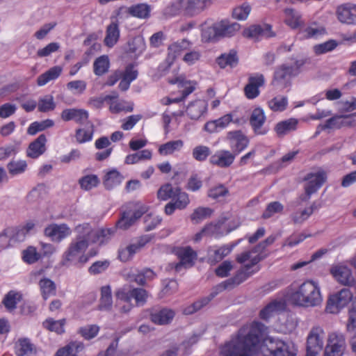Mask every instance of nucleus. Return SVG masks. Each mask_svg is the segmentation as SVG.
Listing matches in <instances>:
<instances>
[{"label": "nucleus", "mask_w": 356, "mask_h": 356, "mask_svg": "<svg viewBox=\"0 0 356 356\" xmlns=\"http://www.w3.org/2000/svg\"><path fill=\"white\" fill-rule=\"evenodd\" d=\"M267 334V327L254 321L245 325L237 335L221 348L224 356H252L261 339Z\"/></svg>", "instance_id": "1"}, {"label": "nucleus", "mask_w": 356, "mask_h": 356, "mask_svg": "<svg viewBox=\"0 0 356 356\" xmlns=\"http://www.w3.org/2000/svg\"><path fill=\"white\" fill-rule=\"evenodd\" d=\"M287 298L292 305L305 308L318 307L323 302L318 283L311 280L298 286L291 285Z\"/></svg>", "instance_id": "2"}, {"label": "nucleus", "mask_w": 356, "mask_h": 356, "mask_svg": "<svg viewBox=\"0 0 356 356\" xmlns=\"http://www.w3.org/2000/svg\"><path fill=\"white\" fill-rule=\"evenodd\" d=\"M88 247V243L86 239L83 238H76L74 241H72L67 249L63 253L61 264L63 266H68L71 262L75 264H83L86 263L90 257L96 254H90L88 256L85 254V251Z\"/></svg>", "instance_id": "3"}, {"label": "nucleus", "mask_w": 356, "mask_h": 356, "mask_svg": "<svg viewBox=\"0 0 356 356\" xmlns=\"http://www.w3.org/2000/svg\"><path fill=\"white\" fill-rule=\"evenodd\" d=\"M147 208L139 202H130L127 209L122 213L121 218L117 222V227L122 229H127L132 226L146 211Z\"/></svg>", "instance_id": "4"}, {"label": "nucleus", "mask_w": 356, "mask_h": 356, "mask_svg": "<svg viewBox=\"0 0 356 356\" xmlns=\"http://www.w3.org/2000/svg\"><path fill=\"white\" fill-rule=\"evenodd\" d=\"M306 60L303 58L293 60L291 63H284L277 67L274 73L273 81L284 83L292 77L297 76Z\"/></svg>", "instance_id": "5"}, {"label": "nucleus", "mask_w": 356, "mask_h": 356, "mask_svg": "<svg viewBox=\"0 0 356 356\" xmlns=\"http://www.w3.org/2000/svg\"><path fill=\"white\" fill-rule=\"evenodd\" d=\"M243 264H244L243 267L234 277L217 286L218 290L222 291L233 288L245 281L250 276L259 270L258 266H256L257 264H252L250 260Z\"/></svg>", "instance_id": "6"}, {"label": "nucleus", "mask_w": 356, "mask_h": 356, "mask_svg": "<svg viewBox=\"0 0 356 356\" xmlns=\"http://www.w3.org/2000/svg\"><path fill=\"white\" fill-rule=\"evenodd\" d=\"M327 179V174L324 170H320L316 172H310L305 177V194L300 196L301 201H308L311 195L323 186Z\"/></svg>", "instance_id": "7"}, {"label": "nucleus", "mask_w": 356, "mask_h": 356, "mask_svg": "<svg viewBox=\"0 0 356 356\" xmlns=\"http://www.w3.org/2000/svg\"><path fill=\"white\" fill-rule=\"evenodd\" d=\"M346 343L343 334L334 332L328 334L324 356H343Z\"/></svg>", "instance_id": "8"}, {"label": "nucleus", "mask_w": 356, "mask_h": 356, "mask_svg": "<svg viewBox=\"0 0 356 356\" xmlns=\"http://www.w3.org/2000/svg\"><path fill=\"white\" fill-rule=\"evenodd\" d=\"M275 236H268L264 241L258 244L252 250L245 251L236 257V261L238 263H245L248 261H250L252 264H257L262 259L261 255L264 250L269 245L273 243L275 241Z\"/></svg>", "instance_id": "9"}, {"label": "nucleus", "mask_w": 356, "mask_h": 356, "mask_svg": "<svg viewBox=\"0 0 356 356\" xmlns=\"http://www.w3.org/2000/svg\"><path fill=\"white\" fill-rule=\"evenodd\" d=\"M353 297V293L349 289H341L329 298L325 308L326 312L330 314L338 313L340 309L352 300Z\"/></svg>", "instance_id": "10"}, {"label": "nucleus", "mask_w": 356, "mask_h": 356, "mask_svg": "<svg viewBox=\"0 0 356 356\" xmlns=\"http://www.w3.org/2000/svg\"><path fill=\"white\" fill-rule=\"evenodd\" d=\"M115 296L118 300L124 302H129L134 299L137 306H143L147 302L148 294L146 290L141 288L128 290L126 287H122L118 289Z\"/></svg>", "instance_id": "11"}, {"label": "nucleus", "mask_w": 356, "mask_h": 356, "mask_svg": "<svg viewBox=\"0 0 356 356\" xmlns=\"http://www.w3.org/2000/svg\"><path fill=\"white\" fill-rule=\"evenodd\" d=\"M325 332L320 325L313 326L309 330L306 342V350L321 353L324 347Z\"/></svg>", "instance_id": "12"}, {"label": "nucleus", "mask_w": 356, "mask_h": 356, "mask_svg": "<svg viewBox=\"0 0 356 356\" xmlns=\"http://www.w3.org/2000/svg\"><path fill=\"white\" fill-rule=\"evenodd\" d=\"M267 356H296L293 345L278 339L271 338L266 345Z\"/></svg>", "instance_id": "13"}, {"label": "nucleus", "mask_w": 356, "mask_h": 356, "mask_svg": "<svg viewBox=\"0 0 356 356\" xmlns=\"http://www.w3.org/2000/svg\"><path fill=\"white\" fill-rule=\"evenodd\" d=\"M226 140L236 156L245 150L250 143L249 138L241 130L227 132Z\"/></svg>", "instance_id": "14"}, {"label": "nucleus", "mask_w": 356, "mask_h": 356, "mask_svg": "<svg viewBox=\"0 0 356 356\" xmlns=\"http://www.w3.org/2000/svg\"><path fill=\"white\" fill-rule=\"evenodd\" d=\"M44 233L53 242L60 243L72 234V229L65 223H52L45 227Z\"/></svg>", "instance_id": "15"}, {"label": "nucleus", "mask_w": 356, "mask_h": 356, "mask_svg": "<svg viewBox=\"0 0 356 356\" xmlns=\"http://www.w3.org/2000/svg\"><path fill=\"white\" fill-rule=\"evenodd\" d=\"M172 83L177 84L178 87L181 90V95L180 97L177 98H165L163 99L162 102L163 104L169 105L172 103H178L184 101L190 94H191L195 89L196 82L193 81L186 80L182 76H179L175 81H171Z\"/></svg>", "instance_id": "16"}, {"label": "nucleus", "mask_w": 356, "mask_h": 356, "mask_svg": "<svg viewBox=\"0 0 356 356\" xmlns=\"http://www.w3.org/2000/svg\"><path fill=\"white\" fill-rule=\"evenodd\" d=\"M355 114H354L355 115ZM355 125L353 115H335L327 120L323 124L317 127L316 135L319 134L322 131L330 129H340L343 127H351Z\"/></svg>", "instance_id": "17"}, {"label": "nucleus", "mask_w": 356, "mask_h": 356, "mask_svg": "<svg viewBox=\"0 0 356 356\" xmlns=\"http://www.w3.org/2000/svg\"><path fill=\"white\" fill-rule=\"evenodd\" d=\"M176 254L179 259V262L175 265V269L177 272L181 271L182 268L192 267L197 256V252L189 246L178 248Z\"/></svg>", "instance_id": "18"}, {"label": "nucleus", "mask_w": 356, "mask_h": 356, "mask_svg": "<svg viewBox=\"0 0 356 356\" xmlns=\"http://www.w3.org/2000/svg\"><path fill=\"white\" fill-rule=\"evenodd\" d=\"M235 244H225L222 245H211L207 249V261L215 265L228 256L233 250Z\"/></svg>", "instance_id": "19"}, {"label": "nucleus", "mask_w": 356, "mask_h": 356, "mask_svg": "<svg viewBox=\"0 0 356 356\" xmlns=\"http://www.w3.org/2000/svg\"><path fill=\"white\" fill-rule=\"evenodd\" d=\"M243 35L246 38L255 40L263 37L271 38L275 35L272 26L268 24L251 25L243 30Z\"/></svg>", "instance_id": "20"}, {"label": "nucleus", "mask_w": 356, "mask_h": 356, "mask_svg": "<svg viewBox=\"0 0 356 356\" xmlns=\"http://www.w3.org/2000/svg\"><path fill=\"white\" fill-rule=\"evenodd\" d=\"M338 20L346 24H356V4L350 3L339 6L336 10Z\"/></svg>", "instance_id": "21"}, {"label": "nucleus", "mask_w": 356, "mask_h": 356, "mask_svg": "<svg viewBox=\"0 0 356 356\" xmlns=\"http://www.w3.org/2000/svg\"><path fill=\"white\" fill-rule=\"evenodd\" d=\"M211 0H181V9L184 15L194 16L210 6Z\"/></svg>", "instance_id": "22"}, {"label": "nucleus", "mask_w": 356, "mask_h": 356, "mask_svg": "<svg viewBox=\"0 0 356 356\" xmlns=\"http://www.w3.org/2000/svg\"><path fill=\"white\" fill-rule=\"evenodd\" d=\"M266 119L264 111L261 108H256L252 111L250 117V124L255 134L265 135L267 134L268 129L264 127Z\"/></svg>", "instance_id": "23"}, {"label": "nucleus", "mask_w": 356, "mask_h": 356, "mask_svg": "<svg viewBox=\"0 0 356 356\" xmlns=\"http://www.w3.org/2000/svg\"><path fill=\"white\" fill-rule=\"evenodd\" d=\"M236 155L229 150L220 149L216 152L209 159V163L221 168H229L232 165Z\"/></svg>", "instance_id": "24"}, {"label": "nucleus", "mask_w": 356, "mask_h": 356, "mask_svg": "<svg viewBox=\"0 0 356 356\" xmlns=\"http://www.w3.org/2000/svg\"><path fill=\"white\" fill-rule=\"evenodd\" d=\"M264 76L261 74L250 76L248 79V83L244 88L246 97L249 99H253L258 97L260 92L259 88L264 86Z\"/></svg>", "instance_id": "25"}, {"label": "nucleus", "mask_w": 356, "mask_h": 356, "mask_svg": "<svg viewBox=\"0 0 356 356\" xmlns=\"http://www.w3.org/2000/svg\"><path fill=\"white\" fill-rule=\"evenodd\" d=\"M47 137L44 134H40L35 140L31 142L26 149V156L36 159L42 156L47 150Z\"/></svg>", "instance_id": "26"}, {"label": "nucleus", "mask_w": 356, "mask_h": 356, "mask_svg": "<svg viewBox=\"0 0 356 356\" xmlns=\"http://www.w3.org/2000/svg\"><path fill=\"white\" fill-rule=\"evenodd\" d=\"M63 121L68 122L74 120L79 124H83L89 118L88 111L83 108H65L60 114Z\"/></svg>", "instance_id": "27"}, {"label": "nucleus", "mask_w": 356, "mask_h": 356, "mask_svg": "<svg viewBox=\"0 0 356 356\" xmlns=\"http://www.w3.org/2000/svg\"><path fill=\"white\" fill-rule=\"evenodd\" d=\"M107 104L109 106V111L112 113H118L122 111L131 112L133 111V106H127L124 100L119 99V95L117 92H112L106 95Z\"/></svg>", "instance_id": "28"}, {"label": "nucleus", "mask_w": 356, "mask_h": 356, "mask_svg": "<svg viewBox=\"0 0 356 356\" xmlns=\"http://www.w3.org/2000/svg\"><path fill=\"white\" fill-rule=\"evenodd\" d=\"M191 43L186 40H182L180 42L172 43L168 47V56L166 57L165 63L167 64V68L170 67L176 58L181 55V54L188 49Z\"/></svg>", "instance_id": "29"}, {"label": "nucleus", "mask_w": 356, "mask_h": 356, "mask_svg": "<svg viewBox=\"0 0 356 356\" xmlns=\"http://www.w3.org/2000/svg\"><path fill=\"white\" fill-rule=\"evenodd\" d=\"M124 10H126L132 17L138 19H147L150 16L151 7L147 3H138L127 8L122 6L116 11V15L119 16Z\"/></svg>", "instance_id": "30"}, {"label": "nucleus", "mask_w": 356, "mask_h": 356, "mask_svg": "<svg viewBox=\"0 0 356 356\" xmlns=\"http://www.w3.org/2000/svg\"><path fill=\"white\" fill-rule=\"evenodd\" d=\"M208 104L202 99L191 102L186 108V114L191 120H199L207 111Z\"/></svg>", "instance_id": "31"}, {"label": "nucleus", "mask_w": 356, "mask_h": 356, "mask_svg": "<svg viewBox=\"0 0 356 356\" xmlns=\"http://www.w3.org/2000/svg\"><path fill=\"white\" fill-rule=\"evenodd\" d=\"M333 277L343 285H350L354 282L351 270L346 266H336L331 268Z\"/></svg>", "instance_id": "32"}, {"label": "nucleus", "mask_w": 356, "mask_h": 356, "mask_svg": "<svg viewBox=\"0 0 356 356\" xmlns=\"http://www.w3.org/2000/svg\"><path fill=\"white\" fill-rule=\"evenodd\" d=\"M120 35L119 22L116 19L113 21L106 28V36L104 40L105 45L113 47L118 42Z\"/></svg>", "instance_id": "33"}, {"label": "nucleus", "mask_w": 356, "mask_h": 356, "mask_svg": "<svg viewBox=\"0 0 356 356\" xmlns=\"http://www.w3.org/2000/svg\"><path fill=\"white\" fill-rule=\"evenodd\" d=\"M174 316L175 312L166 308H163L160 310H154L150 315L152 321L158 325H165L170 323Z\"/></svg>", "instance_id": "34"}, {"label": "nucleus", "mask_w": 356, "mask_h": 356, "mask_svg": "<svg viewBox=\"0 0 356 356\" xmlns=\"http://www.w3.org/2000/svg\"><path fill=\"white\" fill-rule=\"evenodd\" d=\"M35 352V346L29 338H19L15 344V353L17 356H30Z\"/></svg>", "instance_id": "35"}, {"label": "nucleus", "mask_w": 356, "mask_h": 356, "mask_svg": "<svg viewBox=\"0 0 356 356\" xmlns=\"http://www.w3.org/2000/svg\"><path fill=\"white\" fill-rule=\"evenodd\" d=\"M286 305L282 300H273L268 304L259 313L261 319L267 321L277 312L284 310Z\"/></svg>", "instance_id": "36"}, {"label": "nucleus", "mask_w": 356, "mask_h": 356, "mask_svg": "<svg viewBox=\"0 0 356 356\" xmlns=\"http://www.w3.org/2000/svg\"><path fill=\"white\" fill-rule=\"evenodd\" d=\"M284 12L285 15V23L291 29H300V28L304 26V21L299 12L292 8H286Z\"/></svg>", "instance_id": "37"}, {"label": "nucleus", "mask_w": 356, "mask_h": 356, "mask_svg": "<svg viewBox=\"0 0 356 356\" xmlns=\"http://www.w3.org/2000/svg\"><path fill=\"white\" fill-rule=\"evenodd\" d=\"M318 207L316 202H313L309 207L298 210L291 214V220L294 224L301 225L304 223L312 215Z\"/></svg>", "instance_id": "38"}, {"label": "nucleus", "mask_w": 356, "mask_h": 356, "mask_svg": "<svg viewBox=\"0 0 356 356\" xmlns=\"http://www.w3.org/2000/svg\"><path fill=\"white\" fill-rule=\"evenodd\" d=\"M62 72L63 67L61 66H54L38 77L37 84L39 86H43L49 81L58 79L61 74Z\"/></svg>", "instance_id": "39"}, {"label": "nucleus", "mask_w": 356, "mask_h": 356, "mask_svg": "<svg viewBox=\"0 0 356 356\" xmlns=\"http://www.w3.org/2000/svg\"><path fill=\"white\" fill-rule=\"evenodd\" d=\"M136 152L129 154L124 159V163L127 165H134L141 161H149L152 159V152L150 149H145Z\"/></svg>", "instance_id": "40"}, {"label": "nucleus", "mask_w": 356, "mask_h": 356, "mask_svg": "<svg viewBox=\"0 0 356 356\" xmlns=\"http://www.w3.org/2000/svg\"><path fill=\"white\" fill-rule=\"evenodd\" d=\"M240 27L238 23H231L227 20H222L218 22L219 37H232L239 31Z\"/></svg>", "instance_id": "41"}, {"label": "nucleus", "mask_w": 356, "mask_h": 356, "mask_svg": "<svg viewBox=\"0 0 356 356\" xmlns=\"http://www.w3.org/2000/svg\"><path fill=\"white\" fill-rule=\"evenodd\" d=\"M325 30L323 27L318 26L316 23H313L307 27L300 28L298 35L300 39H308L313 38H318L323 35Z\"/></svg>", "instance_id": "42"}, {"label": "nucleus", "mask_w": 356, "mask_h": 356, "mask_svg": "<svg viewBox=\"0 0 356 356\" xmlns=\"http://www.w3.org/2000/svg\"><path fill=\"white\" fill-rule=\"evenodd\" d=\"M22 294L21 292L11 290L4 296L2 303L9 312H13L17 308V304L22 300Z\"/></svg>", "instance_id": "43"}, {"label": "nucleus", "mask_w": 356, "mask_h": 356, "mask_svg": "<svg viewBox=\"0 0 356 356\" xmlns=\"http://www.w3.org/2000/svg\"><path fill=\"white\" fill-rule=\"evenodd\" d=\"M298 121L295 118H289L278 122L275 131L278 136H284L297 129Z\"/></svg>", "instance_id": "44"}, {"label": "nucleus", "mask_w": 356, "mask_h": 356, "mask_svg": "<svg viewBox=\"0 0 356 356\" xmlns=\"http://www.w3.org/2000/svg\"><path fill=\"white\" fill-rule=\"evenodd\" d=\"M219 31L218 29V22L207 26L205 23L202 25V40L204 42H212L218 40L219 37Z\"/></svg>", "instance_id": "45"}, {"label": "nucleus", "mask_w": 356, "mask_h": 356, "mask_svg": "<svg viewBox=\"0 0 356 356\" xmlns=\"http://www.w3.org/2000/svg\"><path fill=\"white\" fill-rule=\"evenodd\" d=\"M122 180L123 176L120 172L115 169H113L105 175L104 185L107 189H112L120 185Z\"/></svg>", "instance_id": "46"}, {"label": "nucleus", "mask_w": 356, "mask_h": 356, "mask_svg": "<svg viewBox=\"0 0 356 356\" xmlns=\"http://www.w3.org/2000/svg\"><path fill=\"white\" fill-rule=\"evenodd\" d=\"M112 305L111 288L109 285L104 286L101 288V298L98 309L108 311L111 309Z\"/></svg>", "instance_id": "47"}, {"label": "nucleus", "mask_w": 356, "mask_h": 356, "mask_svg": "<svg viewBox=\"0 0 356 356\" xmlns=\"http://www.w3.org/2000/svg\"><path fill=\"white\" fill-rule=\"evenodd\" d=\"M216 62L220 68H225L227 66L233 67L238 63L236 51L230 50L229 53L221 54L218 57Z\"/></svg>", "instance_id": "48"}, {"label": "nucleus", "mask_w": 356, "mask_h": 356, "mask_svg": "<svg viewBox=\"0 0 356 356\" xmlns=\"http://www.w3.org/2000/svg\"><path fill=\"white\" fill-rule=\"evenodd\" d=\"M229 114L232 122L237 127L243 126L249 119L248 111L243 108H237Z\"/></svg>", "instance_id": "49"}, {"label": "nucleus", "mask_w": 356, "mask_h": 356, "mask_svg": "<svg viewBox=\"0 0 356 356\" xmlns=\"http://www.w3.org/2000/svg\"><path fill=\"white\" fill-rule=\"evenodd\" d=\"M110 67V60L108 56L102 55L97 58L93 63V72L97 76L106 74Z\"/></svg>", "instance_id": "50"}, {"label": "nucleus", "mask_w": 356, "mask_h": 356, "mask_svg": "<svg viewBox=\"0 0 356 356\" xmlns=\"http://www.w3.org/2000/svg\"><path fill=\"white\" fill-rule=\"evenodd\" d=\"M183 147L184 141L182 140H171L161 145L158 151L161 155L166 156L180 151Z\"/></svg>", "instance_id": "51"}, {"label": "nucleus", "mask_w": 356, "mask_h": 356, "mask_svg": "<svg viewBox=\"0 0 356 356\" xmlns=\"http://www.w3.org/2000/svg\"><path fill=\"white\" fill-rule=\"evenodd\" d=\"M114 231L115 230L113 228H102L94 230L91 241L92 243H97L99 245H102L111 239V236L114 234Z\"/></svg>", "instance_id": "52"}, {"label": "nucleus", "mask_w": 356, "mask_h": 356, "mask_svg": "<svg viewBox=\"0 0 356 356\" xmlns=\"http://www.w3.org/2000/svg\"><path fill=\"white\" fill-rule=\"evenodd\" d=\"M84 345L80 341H73L63 348L59 349L56 356H76V354L81 351Z\"/></svg>", "instance_id": "53"}, {"label": "nucleus", "mask_w": 356, "mask_h": 356, "mask_svg": "<svg viewBox=\"0 0 356 356\" xmlns=\"http://www.w3.org/2000/svg\"><path fill=\"white\" fill-rule=\"evenodd\" d=\"M41 294L44 300L56 294V287L55 283L49 278L41 279L39 282Z\"/></svg>", "instance_id": "54"}, {"label": "nucleus", "mask_w": 356, "mask_h": 356, "mask_svg": "<svg viewBox=\"0 0 356 356\" xmlns=\"http://www.w3.org/2000/svg\"><path fill=\"white\" fill-rule=\"evenodd\" d=\"M54 125V122L51 119H47L40 122L35 121L29 126L27 134L31 136H34L40 131L52 127Z\"/></svg>", "instance_id": "55"}, {"label": "nucleus", "mask_w": 356, "mask_h": 356, "mask_svg": "<svg viewBox=\"0 0 356 356\" xmlns=\"http://www.w3.org/2000/svg\"><path fill=\"white\" fill-rule=\"evenodd\" d=\"M41 257V254L33 246H29L22 252V259L24 263L28 264L37 262Z\"/></svg>", "instance_id": "56"}, {"label": "nucleus", "mask_w": 356, "mask_h": 356, "mask_svg": "<svg viewBox=\"0 0 356 356\" xmlns=\"http://www.w3.org/2000/svg\"><path fill=\"white\" fill-rule=\"evenodd\" d=\"M269 108L275 112L284 111L288 105V98L286 96H277L268 101Z\"/></svg>", "instance_id": "57"}, {"label": "nucleus", "mask_w": 356, "mask_h": 356, "mask_svg": "<svg viewBox=\"0 0 356 356\" xmlns=\"http://www.w3.org/2000/svg\"><path fill=\"white\" fill-rule=\"evenodd\" d=\"M7 168L11 175H17L26 171L27 163L24 160H12L7 164Z\"/></svg>", "instance_id": "58"}, {"label": "nucleus", "mask_w": 356, "mask_h": 356, "mask_svg": "<svg viewBox=\"0 0 356 356\" xmlns=\"http://www.w3.org/2000/svg\"><path fill=\"white\" fill-rule=\"evenodd\" d=\"M229 193L228 188L224 184H219L210 188L207 192V195L213 200H218L221 197L227 196Z\"/></svg>", "instance_id": "59"}, {"label": "nucleus", "mask_w": 356, "mask_h": 356, "mask_svg": "<svg viewBox=\"0 0 356 356\" xmlns=\"http://www.w3.org/2000/svg\"><path fill=\"white\" fill-rule=\"evenodd\" d=\"M213 209L209 207H198L194 210L191 218L192 221L195 223H199L200 222L210 217L213 213Z\"/></svg>", "instance_id": "60"}, {"label": "nucleus", "mask_w": 356, "mask_h": 356, "mask_svg": "<svg viewBox=\"0 0 356 356\" xmlns=\"http://www.w3.org/2000/svg\"><path fill=\"white\" fill-rule=\"evenodd\" d=\"M94 134V127L92 124L90 129L79 128L76 130L75 138L79 143H85L92 140Z\"/></svg>", "instance_id": "61"}, {"label": "nucleus", "mask_w": 356, "mask_h": 356, "mask_svg": "<svg viewBox=\"0 0 356 356\" xmlns=\"http://www.w3.org/2000/svg\"><path fill=\"white\" fill-rule=\"evenodd\" d=\"M79 183L82 189L89 191L98 185L99 179L95 175H88L81 177Z\"/></svg>", "instance_id": "62"}, {"label": "nucleus", "mask_w": 356, "mask_h": 356, "mask_svg": "<svg viewBox=\"0 0 356 356\" xmlns=\"http://www.w3.org/2000/svg\"><path fill=\"white\" fill-rule=\"evenodd\" d=\"M65 320L61 319L58 321H54L52 318L47 319L44 323L43 325L45 328L50 331L56 332L58 334H62L64 332V325Z\"/></svg>", "instance_id": "63"}, {"label": "nucleus", "mask_w": 356, "mask_h": 356, "mask_svg": "<svg viewBox=\"0 0 356 356\" xmlns=\"http://www.w3.org/2000/svg\"><path fill=\"white\" fill-rule=\"evenodd\" d=\"M155 277V273L149 268L144 269L134 275V281L139 285H145Z\"/></svg>", "instance_id": "64"}]
</instances>
